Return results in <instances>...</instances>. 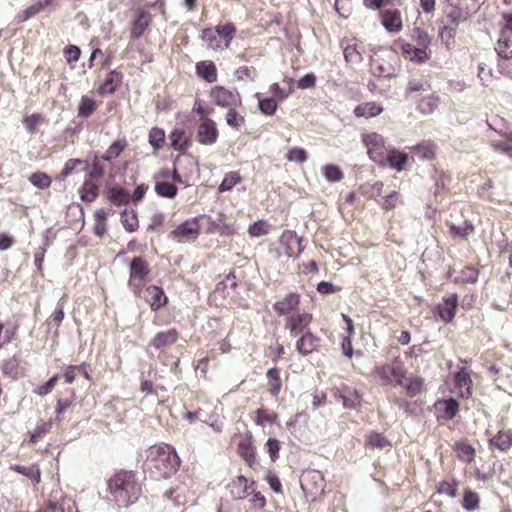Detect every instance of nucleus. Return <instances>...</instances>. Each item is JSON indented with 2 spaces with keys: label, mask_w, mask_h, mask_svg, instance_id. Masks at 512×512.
I'll return each instance as SVG.
<instances>
[{
  "label": "nucleus",
  "mask_w": 512,
  "mask_h": 512,
  "mask_svg": "<svg viewBox=\"0 0 512 512\" xmlns=\"http://www.w3.org/2000/svg\"><path fill=\"white\" fill-rule=\"evenodd\" d=\"M78 191L82 201L93 202L99 196V185L96 180L86 177Z\"/></svg>",
  "instance_id": "c03bdc74"
},
{
  "label": "nucleus",
  "mask_w": 512,
  "mask_h": 512,
  "mask_svg": "<svg viewBox=\"0 0 512 512\" xmlns=\"http://www.w3.org/2000/svg\"><path fill=\"white\" fill-rule=\"evenodd\" d=\"M440 98L434 92H428L415 100L417 110L422 114H432L439 105Z\"/></svg>",
  "instance_id": "e433bc0d"
},
{
  "label": "nucleus",
  "mask_w": 512,
  "mask_h": 512,
  "mask_svg": "<svg viewBox=\"0 0 512 512\" xmlns=\"http://www.w3.org/2000/svg\"><path fill=\"white\" fill-rule=\"evenodd\" d=\"M394 50L402 55L403 58L415 63H423L430 58V55L424 49L418 48L405 41L402 38H398L394 41Z\"/></svg>",
  "instance_id": "4468645a"
},
{
  "label": "nucleus",
  "mask_w": 512,
  "mask_h": 512,
  "mask_svg": "<svg viewBox=\"0 0 512 512\" xmlns=\"http://www.w3.org/2000/svg\"><path fill=\"white\" fill-rule=\"evenodd\" d=\"M108 499L118 507H129L142 495V483L137 472L117 469L106 481Z\"/></svg>",
  "instance_id": "f257e3e1"
},
{
  "label": "nucleus",
  "mask_w": 512,
  "mask_h": 512,
  "mask_svg": "<svg viewBox=\"0 0 512 512\" xmlns=\"http://www.w3.org/2000/svg\"><path fill=\"white\" fill-rule=\"evenodd\" d=\"M301 295L297 292H290L273 304V310L278 316L289 318L300 312Z\"/></svg>",
  "instance_id": "f8f14e48"
},
{
  "label": "nucleus",
  "mask_w": 512,
  "mask_h": 512,
  "mask_svg": "<svg viewBox=\"0 0 512 512\" xmlns=\"http://www.w3.org/2000/svg\"><path fill=\"white\" fill-rule=\"evenodd\" d=\"M362 142L367 148L369 158L376 164L384 161V155L389 148L385 145V139L382 135L376 132L364 133L362 135Z\"/></svg>",
  "instance_id": "0eeeda50"
},
{
  "label": "nucleus",
  "mask_w": 512,
  "mask_h": 512,
  "mask_svg": "<svg viewBox=\"0 0 512 512\" xmlns=\"http://www.w3.org/2000/svg\"><path fill=\"white\" fill-rule=\"evenodd\" d=\"M153 23V15L144 7L134 9L133 19L130 22V41L140 39L149 30Z\"/></svg>",
  "instance_id": "423d86ee"
},
{
  "label": "nucleus",
  "mask_w": 512,
  "mask_h": 512,
  "mask_svg": "<svg viewBox=\"0 0 512 512\" xmlns=\"http://www.w3.org/2000/svg\"><path fill=\"white\" fill-rule=\"evenodd\" d=\"M219 131L213 119H204L199 122L196 139L202 145H213L217 142Z\"/></svg>",
  "instance_id": "6ab92c4d"
},
{
  "label": "nucleus",
  "mask_w": 512,
  "mask_h": 512,
  "mask_svg": "<svg viewBox=\"0 0 512 512\" xmlns=\"http://www.w3.org/2000/svg\"><path fill=\"white\" fill-rule=\"evenodd\" d=\"M166 135L162 128L153 127L148 134V142L152 146L154 152L159 151L165 145Z\"/></svg>",
  "instance_id": "052dcab7"
},
{
  "label": "nucleus",
  "mask_w": 512,
  "mask_h": 512,
  "mask_svg": "<svg viewBox=\"0 0 512 512\" xmlns=\"http://www.w3.org/2000/svg\"><path fill=\"white\" fill-rule=\"evenodd\" d=\"M343 48L345 60L351 64H358L362 61V52L364 51L363 42L355 37H345L340 41Z\"/></svg>",
  "instance_id": "a211bd4d"
},
{
  "label": "nucleus",
  "mask_w": 512,
  "mask_h": 512,
  "mask_svg": "<svg viewBox=\"0 0 512 512\" xmlns=\"http://www.w3.org/2000/svg\"><path fill=\"white\" fill-rule=\"evenodd\" d=\"M432 90L428 80L412 78L408 81L405 89V98L409 100H417L422 94H427Z\"/></svg>",
  "instance_id": "cd10ccee"
},
{
  "label": "nucleus",
  "mask_w": 512,
  "mask_h": 512,
  "mask_svg": "<svg viewBox=\"0 0 512 512\" xmlns=\"http://www.w3.org/2000/svg\"><path fill=\"white\" fill-rule=\"evenodd\" d=\"M295 349L302 356H308L313 352L318 351L321 339L314 334L311 330L297 336Z\"/></svg>",
  "instance_id": "aec40b11"
},
{
  "label": "nucleus",
  "mask_w": 512,
  "mask_h": 512,
  "mask_svg": "<svg viewBox=\"0 0 512 512\" xmlns=\"http://www.w3.org/2000/svg\"><path fill=\"white\" fill-rule=\"evenodd\" d=\"M168 168H161L153 175L154 190L162 198L173 199L177 196L178 188L168 180Z\"/></svg>",
  "instance_id": "2eb2a0df"
},
{
  "label": "nucleus",
  "mask_w": 512,
  "mask_h": 512,
  "mask_svg": "<svg viewBox=\"0 0 512 512\" xmlns=\"http://www.w3.org/2000/svg\"><path fill=\"white\" fill-rule=\"evenodd\" d=\"M236 450L237 454L243 459L245 464L253 471H257L259 462L257 459L256 447L254 445V439L251 432L248 431L241 436Z\"/></svg>",
  "instance_id": "6e6552de"
},
{
  "label": "nucleus",
  "mask_w": 512,
  "mask_h": 512,
  "mask_svg": "<svg viewBox=\"0 0 512 512\" xmlns=\"http://www.w3.org/2000/svg\"><path fill=\"white\" fill-rule=\"evenodd\" d=\"M76 399L74 389L67 388L57 397L55 405L56 420L61 421L62 415L73 405Z\"/></svg>",
  "instance_id": "72a5a7b5"
},
{
  "label": "nucleus",
  "mask_w": 512,
  "mask_h": 512,
  "mask_svg": "<svg viewBox=\"0 0 512 512\" xmlns=\"http://www.w3.org/2000/svg\"><path fill=\"white\" fill-rule=\"evenodd\" d=\"M459 482L455 478L444 479L437 483L436 492L455 498L458 495Z\"/></svg>",
  "instance_id": "bf43d9fd"
},
{
  "label": "nucleus",
  "mask_w": 512,
  "mask_h": 512,
  "mask_svg": "<svg viewBox=\"0 0 512 512\" xmlns=\"http://www.w3.org/2000/svg\"><path fill=\"white\" fill-rule=\"evenodd\" d=\"M411 40L415 43L418 48L424 49L431 56V37L429 34L420 27H414L411 32Z\"/></svg>",
  "instance_id": "09e8293b"
},
{
  "label": "nucleus",
  "mask_w": 512,
  "mask_h": 512,
  "mask_svg": "<svg viewBox=\"0 0 512 512\" xmlns=\"http://www.w3.org/2000/svg\"><path fill=\"white\" fill-rule=\"evenodd\" d=\"M99 60L101 68H107L111 65L113 60V52H103L100 48L92 50L91 55L88 59V67L91 69L96 65V61Z\"/></svg>",
  "instance_id": "de8ad7c7"
},
{
  "label": "nucleus",
  "mask_w": 512,
  "mask_h": 512,
  "mask_svg": "<svg viewBox=\"0 0 512 512\" xmlns=\"http://www.w3.org/2000/svg\"><path fill=\"white\" fill-rule=\"evenodd\" d=\"M381 24L390 33H398L403 28V20L400 10L384 9L380 12Z\"/></svg>",
  "instance_id": "393cba45"
},
{
  "label": "nucleus",
  "mask_w": 512,
  "mask_h": 512,
  "mask_svg": "<svg viewBox=\"0 0 512 512\" xmlns=\"http://www.w3.org/2000/svg\"><path fill=\"white\" fill-rule=\"evenodd\" d=\"M211 102L221 108L242 106V98L236 89H229L223 85H215L209 90Z\"/></svg>",
  "instance_id": "39448f33"
},
{
  "label": "nucleus",
  "mask_w": 512,
  "mask_h": 512,
  "mask_svg": "<svg viewBox=\"0 0 512 512\" xmlns=\"http://www.w3.org/2000/svg\"><path fill=\"white\" fill-rule=\"evenodd\" d=\"M405 379L406 381H403V385L401 386L405 389V393L408 397L413 398L426 390L425 379L423 377L411 376Z\"/></svg>",
  "instance_id": "ea45409f"
},
{
  "label": "nucleus",
  "mask_w": 512,
  "mask_h": 512,
  "mask_svg": "<svg viewBox=\"0 0 512 512\" xmlns=\"http://www.w3.org/2000/svg\"><path fill=\"white\" fill-rule=\"evenodd\" d=\"M487 124L490 129L498 133L503 138L509 135L507 130L509 129V123L503 117L499 115H494L487 121Z\"/></svg>",
  "instance_id": "774afa93"
},
{
  "label": "nucleus",
  "mask_w": 512,
  "mask_h": 512,
  "mask_svg": "<svg viewBox=\"0 0 512 512\" xmlns=\"http://www.w3.org/2000/svg\"><path fill=\"white\" fill-rule=\"evenodd\" d=\"M200 235V227L195 218L188 219L179 224L170 232V237L179 243L194 242Z\"/></svg>",
  "instance_id": "dca6fc26"
},
{
  "label": "nucleus",
  "mask_w": 512,
  "mask_h": 512,
  "mask_svg": "<svg viewBox=\"0 0 512 512\" xmlns=\"http://www.w3.org/2000/svg\"><path fill=\"white\" fill-rule=\"evenodd\" d=\"M242 177L239 172L232 171L225 174L218 187L220 193L231 191L237 184L241 183Z\"/></svg>",
  "instance_id": "69168bd1"
},
{
  "label": "nucleus",
  "mask_w": 512,
  "mask_h": 512,
  "mask_svg": "<svg viewBox=\"0 0 512 512\" xmlns=\"http://www.w3.org/2000/svg\"><path fill=\"white\" fill-rule=\"evenodd\" d=\"M50 3V0H35L30 6L17 14V22L22 23L29 20L30 18L42 12Z\"/></svg>",
  "instance_id": "a19ab883"
},
{
  "label": "nucleus",
  "mask_w": 512,
  "mask_h": 512,
  "mask_svg": "<svg viewBox=\"0 0 512 512\" xmlns=\"http://www.w3.org/2000/svg\"><path fill=\"white\" fill-rule=\"evenodd\" d=\"M179 465V456L169 444L152 445L146 450L144 470L156 479L169 478L178 470Z\"/></svg>",
  "instance_id": "f03ea898"
},
{
  "label": "nucleus",
  "mask_w": 512,
  "mask_h": 512,
  "mask_svg": "<svg viewBox=\"0 0 512 512\" xmlns=\"http://www.w3.org/2000/svg\"><path fill=\"white\" fill-rule=\"evenodd\" d=\"M253 485H255L254 480H251L249 482L247 477H245L243 475H239L231 480V482L228 484L227 488H228L229 494L232 497V499L243 500L248 496L249 489Z\"/></svg>",
  "instance_id": "b1692460"
},
{
  "label": "nucleus",
  "mask_w": 512,
  "mask_h": 512,
  "mask_svg": "<svg viewBox=\"0 0 512 512\" xmlns=\"http://www.w3.org/2000/svg\"><path fill=\"white\" fill-rule=\"evenodd\" d=\"M284 254L289 257H298L304 250L303 239L294 230H284L279 238Z\"/></svg>",
  "instance_id": "f3484780"
},
{
  "label": "nucleus",
  "mask_w": 512,
  "mask_h": 512,
  "mask_svg": "<svg viewBox=\"0 0 512 512\" xmlns=\"http://www.w3.org/2000/svg\"><path fill=\"white\" fill-rule=\"evenodd\" d=\"M312 321V313L300 311L284 319V328L289 332L291 337H297L310 330Z\"/></svg>",
  "instance_id": "9b49d317"
},
{
  "label": "nucleus",
  "mask_w": 512,
  "mask_h": 512,
  "mask_svg": "<svg viewBox=\"0 0 512 512\" xmlns=\"http://www.w3.org/2000/svg\"><path fill=\"white\" fill-rule=\"evenodd\" d=\"M225 214L220 213L219 217L215 220L210 215L201 214L195 218L197 225L200 227V233L203 231L206 234H213L219 232L220 234L232 233L231 225L225 223Z\"/></svg>",
  "instance_id": "1a4fd4ad"
},
{
  "label": "nucleus",
  "mask_w": 512,
  "mask_h": 512,
  "mask_svg": "<svg viewBox=\"0 0 512 512\" xmlns=\"http://www.w3.org/2000/svg\"><path fill=\"white\" fill-rule=\"evenodd\" d=\"M455 388L459 391V396L468 399L473 393V381L466 368H461L454 376Z\"/></svg>",
  "instance_id": "7c9ffc66"
},
{
  "label": "nucleus",
  "mask_w": 512,
  "mask_h": 512,
  "mask_svg": "<svg viewBox=\"0 0 512 512\" xmlns=\"http://www.w3.org/2000/svg\"><path fill=\"white\" fill-rule=\"evenodd\" d=\"M179 336V331L176 328L159 331L150 340L149 346L155 350L164 351L172 347L178 341Z\"/></svg>",
  "instance_id": "412c9836"
},
{
  "label": "nucleus",
  "mask_w": 512,
  "mask_h": 512,
  "mask_svg": "<svg viewBox=\"0 0 512 512\" xmlns=\"http://www.w3.org/2000/svg\"><path fill=\"white\" fill-rule=\"evenodd\" d=\"M121 223L128 232H134L139 228V221L134 210H124L121 213Z\"/></svg>",
  "instance_id": "338daca9"
},
{
  "label": "nucleus",
  "mask_w": 512,
  "mask_h": 512,
  "mask_svg": "<svg viewBox=\"0 0 512 512\" xmlns=\"http://www.w3.org/2000/svg\"><path fill=\"white\" fill-rule=\"evenodd\" d=\"M42 512H75V502L62 492H53L46 509Z\"/></svg>",
  "instance_id": "4be33fe9"
},
{
  "label": "nucleus",
  "mask_w": 512,
  "mask_h": 512,
  "mask_svg": "<svg viewBox=\"0 0 512 512\" xmlns=\"http://www.w3.org/2000/svg\"><path fill=\"white\" fill-rule=\"evenodd\" d=\"M0 369L4 376L12 380H17L25 375V368L21 366V359L16 355L4 359L1 362Z\"/></svg>",
  "instance_id": "c756f323"
},
{
  "label": "nucleus",
  "mask_w": 512,
  "mask_h": 512,
  "mask_svg": "<svg viewBox=\"0 0 512 512\" xmlns=\"http://www.w3.org/2000/svg\"><path fill=\"white\" fill-rule=\"evenodd\" d=\"M47 120L44 115L41 113H33L31 115H27L23 118L22 123L30 134H36L38 132V128L41 125L46 124Z\"/></svg>",
  "instance_id": "5fc2aeb1"
},
{
  "label": "nucleus",
  "mask_w": 512,
  "mask_h": 512,
  "mask_svg": "<svg viewBox=\"0 0 512 512\" xmlns=\"http://www.w3.org/2000/svg\"><path fill=\"white\" fill-rule=\"evenodd\" d=\"M489 445L500 451H507L512 447V431L500 430L495 436L489 439Z\"/></svg>",
  "instance_id": "a18cd8bd"
},
{
  "label": "nucleus",
  "mask_w": 512,
  "mask_h": 512,
  "mask_svg": "<svg viewBox=\"0 0 512 512\" xmlns=\"http://www.w3.org/2000/svg\"><path fill=\"white\" fill-rule=\"evenodd\" d=\"M300 486L306 496L315 498L324 491V476L318 470L305 471L300 480Z\"/></svg>",
  "instance_id": "9d476101"
},
{
  "label": "nucleus",
  "mask_w": 512,
  "mask_h": 512,
  "mask_svg": "<svg viewBox=\"0 0 512 512\" xmlns=\"http://www.w3.org/2000/svg\"><path fill=\"white\" fill-rule=\"evenodd\" d=\"M195 73L207 83H214L218 79V70L212 60H202L196 63Z\"/></svg>",
  "instance_id": "2f4dec72"
},
{
  "label": "nucleus",
  "mask_w": 512,
  "mask_h": 512,
  "mask_svg": "<svg viewBox=\"0 0 512 512\" xmlns=\"http://www.w3.org/2000/svg\"><path fill=\"white\" fill-rule=\"evenodd\" d=\"M171 148L179 153H186L191 145L189 135L184 129H173L169 134Z\"/></svg>",
  "instance_id": "473e14b6"
},
{
  "label": "nucleus",
  "mask_w": 512,
  "mask_h": 512,
  "mask_svg": "<svg viewBox=\"0 0 512 512\" xmlns=\"http://www.w3.org/2000/svg\"><path fill=\"white\" fill-rule=\"evenodd\" d=\"M407 370L401 360L395 358L391 363L385 362L375 365L373 375L379 380L381 385H403Z\"/></svg>",
  "instance_id": "7ed1b4c3"
},
{
  "label": "nucleus",
  "mask_w": 512,
  "mask_h": 512,
  "mask_svg": "<svg viewBox=\"0 0 512 512\" xmlns=\"http://www.w3.org/2000/svg\"><path fill=\"white\" fill-rule=\"evenodd\" d=\"M384 183L382 181H376L374 183H365L360 186V193L368 199L378 198L383 191Z\"/></svg>",
  "instance_id": "680f3d73"
},
{
  "label": "nucleus",
  "mask_w": 512,
  "mask_h": 512,
  "mask_svg": "<svg viewBox=\"0 0 512 512\" xmlns=\"http://www.w3.org/2000/svg\"><path fill=\"white\" fill-rule=\"evenodd\" d=\"M267 377V391L273 397L277 398L282 389V379L280 376V369L272 367L266 372Z\"/></svg>",
  "instance_id": "79ce46f5"
},
{
  "label": "nucleus",
  "mask_w": 512,
  "mask_h": 512,
  "mask_svg": "<svg viewBox=\"0 0 512 512\" xmlns=\"http://www.w3.org/2000/svg\"><path fill=\"white\" fill-rule=\"evenodd\" d=\"M52 426V420L39 422L34 430L30 432V436L27 439V444L34 445L39 440L43 439L48 433H50Z\"/></svg>",
  "instance_id": "8fccbe9b"
},
{
  "label": "nucleus",
  "mask_w": 512,
  "mask_h": 512,
  "mask_svg": "<svg viewBox=\"0 0 512 512\" xmlns=\"http://www.w3.org/2000/svg\"><path fill=\"white\" fill-rule=\"evenodd\" d=\"M97 108V102L93 98L84 95L81 97L78 104V117L87 119L96 111Z\"/></svg>",
  "instance_id": "6e6d98bb"
},
{
  "label": "nucleus",
  "mask_w": 512,
  "mask_h": 512,
  "mask_svg": "<svg viewBox=\"0 0 512 512\" xmlns=\"http://www.w3.org/2000/svg\"><path fill=\"white\" fill-rule=\"evenodd\" d=\"M126 137L116 138L107 150L101 155L102 161L112 162L117 159L128 147Z\"/></svg>",
  "instance_id": "4c0bfd02"
},
{
  "label": "nucleus",
  "mask_w": 512,
  "mask_h": 512,
  "mask_svg": "<svg viewBox=\"0 0 512 512\" xmlns=\"http://www.w3.org/2000/svg\"><path fill=\"white\" fill-rule=\"evenodd\" d=\"M461 505L463 509L467 511H474L480 507V496L477 492L471 490L470 488H465L463 490V498L461 501Z\"/></svg>",
  "instance_id": "13d9d810"
},
{
  "label": "nucleus",
  "mask_w": 512,
  "mask_h": 512,
  "mask_svg": "<svg viewBox=\"0 0 512 512\" xmlns=\"http://www.w3.org/2000/svg\"><path fill=\"white\" fill-rule=\"evenodd\" d=\"M448 229L452 238H460L462 240H466L469 235L475 231L474 225L469 221H465L463 226H457L453 223H450L448 225Z\"/></svg>",
  "instance_id": "4d7b16f0"
},
{
  "label": "nucleus",
  "mask_w": 512,
  "mask_h": 512,
  "mask_svg": "<svg viewBox=\"0 0 512 512\" xmlns=\"http://www.w3.org/2000/svg\"><path fill=\"white\" fill-rule=\"evenodd\" d=\"M143 298L149 304L151 310L158 311L168 303V298L163 289L157 285H149L143 288Z\"/></svg>",
  "instance_id": "5701e85b"
},
{
  "label": "nucleus",
  "mask_w": 512,
  "mask_h": 512,
  "mask_svg": "<svg viewBox=\"0 0 512 512\" xmlns=\"http://www.w3.org/2000/svg\"><path fill=\"white\" fill-rule=\"evenodd\" d=\"M412 150L422 160H433L436 157V145L430 141H423L415 145Z\"/></svg>",
  "instance_id": "603ef678"
},
{
  "label": "nucleus",
  "mask_w": 512,
  "mask_h": 512,
  "mask_svg": "<svg viewBox=\"0 0 512 512\" xmlns=\"http://www.w3.org/2000/svg\"><path fill=\"white\" fill-rule=\"evenodd\" d=\"M107 198L112 204L116 206L127 205L131 201L130 193L118 185H114L108 188Z\"/></svg>",
  "instance_id": "37998d69"
},
{
  "label": "nucleus",
  "mask_w": 512,
  "mask_h": 512,
  "mask_svg": "<svg viewBox=\"0 0 512 512\" xmlns=\"http://www.w3.org/2000/svg\"><path fill=\"white\" fill-rule=\"evenodd\" d=\"M408 158V154L391 147L384 155V161L378 165L381 167L388 166L397 171H402L405 168Z\"/></svg>",
  "instance_id": "c85d7f7f"
},
{
  "label": "nucleus",
  "mask_w": 512,
  "mask_h": 512,
  "mask_svg": "<svg viewBox=\"0 0 512 512\" xmlns=\"http://www.w3.org/2000/svg\"><path fill=\"white\" fill-rule=\"evenodd\" d=\"M201 39L206 43L207 48L213 51L225 49L214 28H205L201 33Z\"/></svg>",
  "instance_id": "864d4df0"
},
{
  "label": "nucleus",
  "mask_w": 512,
  "mask_h": 512,
  "mask_svg": "<svg viewBox=\"0 0 512 512\" xmlns=\"http://www.w3.org/2000/svg\"><path fill=\"white\" fill-rule=\"evenodd\" d=\"M434 415L438 422L454 419L460 411L459 401L450 397L438 399L433 404Z\"/></svg>",
  "instance_id": "ddd939ff"
},
{
  "label": "nucleus",
  "mask_w": 512,
  "mask_h": 512,
  "mask_svg": "<svg viewBox=\"0 0 512 512\" xmlns=\"http://www.w3.org/2000/svg\"><path fill=\"white\" fill-rule=\"evenodd\" d=\"M254 414L253 420L258 426H264L265 423H275L278 419V414L267 408H259Z\"/></svg>",
  "instance_id": "0e129e2a"
},
{
  "label": "nucleus",
  "mask_w": 512,
  "mask_h": 512,
  "mask_svg": "<svg viewBox=\"0 0 512 512\" xmlns=\"http://www.w3.org/2000/svg\"><path fill=\"white\" fill-rule=\"evenodd\" d=\"M383 106L376 101L364 102L357 105L353 113L357 118H372L380 115L383 112Z\"/></svg>",
  "instance_id": "f704fd0d"
},
{
  "label": "nucleus",
  "mask_w": 512,
  "mask_h": 512,
  "mask_svg": "<svg viewBox=\"0 0 512 512\" xmlns=\"http://www.w3.org/2000/svg\"><path fill=\"white\" fill-rule=\"evenodd\" d=\"M458 308L457 294H449L443 297L442 303L437 306V312L440 319L445 323L453 321Z\"/></svg>",
  "instance_id": "a878e982"
},
{
  "label": "nucleus",
  "mask_w": 512,
  "mask_h": 512,
  "mask_svg": "<svg viewBox=\"0 0 512 512\" xmlns=\"http://www.w3.org/2000/svg\"><path fill=\"white\" fill-rule=\"evenodd\" d=\"M10 470L27 477L33 485H38L41 482V470L37 464L27 466L14 464L10 466Z\"/></svg>",
  "instance_id": "58836bf2"
},
{
  "label": "nucleus",
  "mask_w": 512,
  "mask_h": 512,
  "mask_svg": "<svg viewBox=\"0 0 512 512\" xmlns=\"http://www.w3.org/2000/svg\"><path fill=\"white\" fill-rule=\"evenodd\" d=\"M452 448L461 462L471 464L474 461L476 450L467 440L455 442Z\"/></svg>",
  "instance_id": "c9c22d12"
},
{
  "label": "nucleus",
  "mask_w": 512,
  "mask_h": 512,
  "mask_svg": "<svg viewBox=\"0 0 512 512\" xmlns=\"http://www.w3.org/2000/svg\"><path fill=\"white\" fill-rule=\"evenodd\" d=\"M128 285L135 296H140L145 286V281L151 272L148 262L143 257H135L129 265Z\"/></svg>",
  "instance_id": "20e7f679"
},
{
  "label": "nucleus",
  "mask_w": 512,
  "mask_h": 512,
  "mask_svg": "<svg viewBox=\"0 0 512 512\" xmlns=\"http://www.w3.org/2000/svg\"><path fill=\"white\" fill-rule=\"evenodd\" d=\"M216 32L220 40L224 42V48L230 47L232 40L234 39L237 29L234 23L227 22L225 24H218L215 26Z\"/></svg>",
  "instance_id": "49530a36"
},
{
  "label": "nucleus",
  "mask_w": 512,
  "mask_h": 512,
  "mask_svg": "<svg viewBox=\"0 0 512 512\" xmlns=\"http://www.w3.org/2000/svg\"><path fill=\"white\" fill-rule=\"evenodd\" d=\"M123 81V73L114 69L109 71L104 80L97 88V92L100 95H110L116 92V90L121 86Z\"/></svg>",
  "instance_id": "bb28decb"
},
{
  "label": "nucleus",
  "mask_w": 512,
  "mask_h": 512,
  "mask_svg": "<svg viewBox=\"0 0 512 512\" xmlns=\"http://www.w3.org/2000/svg\"><path fill=\"white\" fill-rule=\"evenodd\" d=\"M239 106H231L227 109V113L225 114L226 124L239 131L246 123L245 116L237 111Z\"/></svg>",
  "instance_id": "3c124183"
},
{
  "label": "nucleus",
  "mask_w": 512,
  "mask_h": 512,
  "mask_svg": "<svg viewBox=\"0 0 512 512\" xmlns=\"http://www.w3.org/2000/svg\"><path fill=\"white\" fill-rule=\"evenodd\" d=\"M365 446L371 449H383L391 446V443L383 434L371 432L366 437Z\"/></svg>",
  "instance_id": "e2e57ef3"
}]
</instances>
